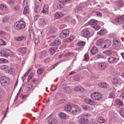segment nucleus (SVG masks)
<instances>
[{
  "label": "nucleus",
  "mask_w": 124,
  "mask_h": 124,
  "mask_svg": "<svg viewBox=\"0 0 124 124\" xmlns=\"http://www.w3.org/2000/svg\"><path fill=\"white\" fill-rule=\"evenodd\" d=\"M116 104H118L119 106H122L123 105V102L121 100L116 99Z\"/></svg>",
  "instance_id": "nucleus-39"
},
{
  "label": "nucleus",
  "mask_w": 124,
  "mask_h": 124,
  "mask_svg": "<svg viewBox=\"0 0 124 124\" xmlns=\"http://www.w3.org/2000/svg\"><path fill=\"white\" fill-rule=\"evenodd\" d=\"M33 85L31 84H29L26 86V89L28 90H30L32 87Z\"/></svg>",
  "instance_id": "nucleus-52"
},
{
  "label": "nucleus",
  "mask_w": 124,
  "mask_h": 124,
  "mask_svg": "<svg viewBox=\"0 0 124 124\" xmlns=\"http://www.w3.org/2000/svg\"><path fill=\"white\" fill-rule=\"evenodd\" d=\"M81 109L78 105H74L72 107L71 113L72 114L76 115L79 113L81 111Z\"/></svg>",
  "instance_id": "nucleus-4"
},
{
  "label": "nucleus",
  "mask_w": 124,
  "mask_h": 124,
  "mask_svg": "<svg viewBox=\"0 0 124 124\" xmlns=\"http://www.w3.org/2000/svg\"><path fill=\"white\" fill-rule=\"evenodd\" d=\"M9 68L10 67L7 65H3L1 66V68L2 70L6 71L7 72Z\"/></svg>",
  "instance_id": "nucleus-24"
},
{
  "label": "nucleus",
  "mask_w": 124,
  "mask_h": 124,
  "mask_svg": "<svg viewBox=\"0 0 124 124\" xmlns=\"http://www.w3.org/2000/svg\"><path fill=\"white\" fill-rule=\"evenodd\" d=\"M115 22L118 24H121L124 23V18L122 16H119L114 19Z\"/></svg>",
  "instance_id": "nucleus-8"
},
{
  "label": "nucleus",
  "mask_w": 124,
  "mask_h": 124,
  "mask_svg": "<svg viewBox=\"0 0 124 124\" xmlns=\"http://www.w3.org/2000/svg\"><path fill=\"white\" fill-rule=\"evenodd\" d=\"M116 5L118 7H124V1L123 0H118L116 1Z\"/></svg>",
  "instance_id": "nucleus-13"
},
{
  "label": "nucleus",
  "mask_w": 124,
  "mask_h": 124,
  "mask_svg": "<svg viewBox=\"0 0 124 124\" xmlns=\"http://www.w3.org/2000/svg\"><path fill=\"white\" fill-rule=\"evenodd\" d=\"M48 7L47 5H44L43 8V9L42 10L41 12L42 13H47L48 11Z\"/></svg>",
  "instance_id": "nucleus-27"
},
{
  "label": "nucleus",
  "mask_w": 124,
  "mask_h": 124,
  "mask_svg": "<svg viewBox=\"0 0 124 124\" xmlns=\"http://www.w3.org/2000/svg\"><path fill=\"white\" fill-rule=\"evenodd\" d=\"M71 107L70 104H67L65 106L64 110L67 112L70 111L71 113Z\"/></svg>",
  "instance_id": "nucleus-22"
},
{
  "label": "nucleus",
  "mask_w": 124,
  "mask_h": 124,
  "mask_svg": "<svg viewBox=\"0 0 124 124\" xmlns=\"http://www.w3.org/2000/svg\"><path fill=\"white\" fill-rule=\"evenodd\" d=\"M48 122L49 124H56L57 123V120L56 119L52 118L48 120Z\"/></svg>",
  "instance_id": "nucleus-18"
},
{
  "label": "nucleus",
  "mask_w": 124,
  "mask_h": 124,
  "mask_svg": "<svg viewBox=\"0 0 124 124\" xmlns=\"http://www.w3.org/2000/svg\"><path fill=\"white\" fill-rule=\"evenodd\" d=\"M61 3H65L68 1L69 0H59Z\"/></svg>",
  "instance_id": "nucleus-59"
},
{
  "label": "nucleus",
  "mask_w": 124,
  "mask_h": 124,
  "mask_svg": "<svg viewBox=\"0 0 124 124\" xmlns=\"http://www.w3.org/2000/svg\"><path fill=\"white\" fill-rule=\"evenodd\" d=\"M64 92L69 94L70 93L72 92V90L69 86H66L64 88Z\"/></svg>",
  "instance_id": "nucleus-21"
},
{
  "label": "nucleus",
  "mask_w": 124,
  "mask_h": 124,
  "mask_svg": "<svg viewBox=\"0 0 124 124\" xmlns=\"http://www.w3.org/2000/svg\"><path fill=\"white\" fill-rule=\"evenodd\" d=\"M15 71V69L10 67V68L8 70L7 72L10 74H13L14 73Z\"/></svg>",
  "instance_id": "nucleus-34"
},
{
  "label": "nucleus",
  "mask_w": 124,
  "mask_h": 124,
  "mask_svg": "<svg viewBox=\"0 0 124 124\" xmlns=\"http://www.w3.org/2000/svg\"><path fill=\"white\" fill-rule=\"evenodd\" d=\"M69 33V31L68 29L65 30L60 34L59 37L61 39L65 38L68 36Z\"/></svg>",
  "instance_id": "nucleus-6"
},
{
  "label": "nucleus",
  "mask_w": 124,
  "mask_h": 124,
  "mask_svg": "<svg viewBox=\"0 0 124 124\" xmlns=\"http://www.w3.org/2000/svg\"><path fill=\"white\" fill-rule=\"evenodd\" d=\"M0 82L1 85L3 86L6 87L8 85L9 82V79L7 77H3L0 79Z\"/></svg>",
  "instance_id": "nucleus-2"
},
{
  "label": "nucleus",
  "mask_w": 124,
  "mask_h": 124,
  "mask_svg": "<svg viewBox=\"0 0 124 124\" xmlns=\"http://www.w3.org/2000/svg\"><path fill=\"white\" fill-rule=\"evenodd\" d=\"M81 107L85 111L87 110H91L92 109L91 107L85 105H81Z\"/></svg>",
  "instance_id": "nucleus-32"
},
{
  "label": "nucleus",
  "mask_w": 124,
  "mask_h": 124,
  "mask_svg": "<svg viewBox=\"0 0 124 124\" xmlns=\"http://www.w3.org/2000/svg\"><path fill=\"white\" fill-rule=\"evenodd\" d=\"M83 9V8L81 6H79L77 8V9L74 10V12H78L79 11L82 10Z\"/></svg>",
  "instance_id": "nucleus-50"
},
{
  "label": "nucleus",
  "mask_w": 124,
  "mask_h": 124,
  "mask_svg": "<svg viewBox=\"0 0 124 124\" xmlns=\"http://www.w3.org/2000/svg\"><path fill=\"white\" fill-rule=\"evenodd\" d=\"M89 116L86 114H83L81 115V116L83 118H80L78 120V122L80 124H87L88 122V119L86 118Z\"/></svg>",
  "instance_id": "nucleus-1"
},
{
  "label": "nucleus",
  "mask_w": 124,
  "mask_h": 124,
  "mask_svg": "<svg viewBox=\"0 0 124 124\" xmlns=\"http://www.w3.org/2000/svg\"><path fill=\"white\" fill-rule=\"evenodd\" d=\"M7 62V60L3 58H0V63H4Z\"/></svg>",
  "instance_id": "nucleus-49"
},
{
  "label": "nucleus",
  "mask_w": 124,
  "mask_h": 124,
  "mask_svg": "<svg viewBox=\"0 0 124 124\" xmlns=\"http://www.w3.org/2000/svg\"><path fill=\"white\" fill-rule=\"evenodd\" d=\"M59 117L62 119H64L66 118L67 116L64 113L61 112L58 114Z\"/></svg>",
  "instance_id": "nucleus-23"
},
{
  "label": "nucleus",
  "mask_w": 124,
  "mask_h": 124,
  "mask_svg": "<svg viewBox=\"0 0 124 124\" xmlns=\"http://www.w3.org/2000/svg\"><path fill=\"white\" fill-rule=\"evenodd\" d=\"M112 83L114 85L118 84L120 81V80L117 78H115L112 79Z\"/></svg>",
  "instance_id": "nucleus-26"
},
{
  "label": "nucleus",
  "mask_w": 124,
  "mask_h": 124,
  "mask_svg": "<svg viewBox=\"0 0 124 124\" xmlns=\"http://www.w3.org/2000/svg\"><path fill=\"white\" fill-rule=\"evenodd\" d=\"M8 20V18L7 17H6L5 18H3L2 21L3 23H6Z\"/></svg>",
  "instance_id": "nucleus-61"
},
{
  "label": "nucleus",
  "mask_w": 124,
  "mask_h": 124,
  "mask_svg": "<svg viewBox=\"0 0 124 124\" xmlns=\"http://www.w3.org/2000/svg\"><path fill=\"white\" fill-rule=\"evenodd\" d=\"M33 74L32 73H31L29 76L28 79L30 80L33 77Z\"/></svg>",
  "instance_id": "nucleus-60"
},
{
  "label": "nucleus",
  "mask_w": 124,
  "mask_h": 124,
  "mask_svg": "<svg viewBox=\"0 0 124 124\" xmlns=\"http://www.w3.org/2000/svg\"><path fill=\"white\" fill-rule=\"evenodd\" d=\"M20 8V6L19 5H17L14 6L13 8L15 11H16L19 9Z\"/></svg>",
  "instance_id": "nucleus-47"
},
{
  "label": "nucleus",
  "mask_w": 124,
  "mask_h": 124,
  "mask_svg": "<svg viewBox=\"0 0 124 124\" xmlns=\"http://www.w3.org/2000/svg\"><path fill=\"white\" fill-rule=\"evenodd\" d=\"M109 43L108 44V45H107L106 44H104V45L103 46H102V47L104 48H105L108 47H109Z\"/></svg>",
  "instance_id": "nucleus-62"
},
{
  "label": "nucleus",
  "mask_w": 124,
  "mask_h": 124,
  "mask_svg": "<svg viewBox=\"0 0 124 124\" xmlns=\"http://www.w3.org/2000/svg\"><path fill=\"white\" fill-rule=\"evenodd\" d=\"M39 24L40 26H42L45 24V22L44 19H41L39 21Z\"/></svg>",
  "instance_id": "nucleus-36"
},
{
  "label": "nucleus",
  "mask_w": 124,
  "mask_h": 124,
  "mask_svg": "<svg viewBox=\"0 0 124 124\" xmlns=\"http://www.w3.org/2000/svg\"><path fill=\"white\" fill-rule=\"evenodd\" d=\"M115 96L114 94V93H112L109 94V98H113L115 97Z\"/></svg>",
  "instance_id": "nucleus-56"
},
{
  "label": "nucleus",
  "mask_w": 124,
  "mask_h": 124,
  "mask_svg": "<svg viewBox=\"0 0 124 124\" xmlns=\"http://www.w3.org/2000/svg\"><path fill=\"white\" fill-rule=\"evenodd\" d=\"M63 16V15L61 12L58 11L55 13V17L57 19H59L62 17Z\"/></svg>",
  "instance_id": "nucleus-19"
},
{
  "label": "nucleus",
  "mask_w": 124,
  "mask_h": 124,
  "mask_svg": "<svg viewBox=\"0 0 124 124\" xmlns=\"http://www.w3.org/2000/svg\"><path fill=\"white\" fill-rule=\"evenodd\" d=\"M20 98H22L23 99H24L26 97V95L25 94H21L20 96Z\"/></svg>",
  "instance_id": "nucleus-57"
},
{
  "label": "nucleus",
  "mask_w": 124,
  "mask_h": 124,
  "mask_svg": "<svg viewBox=\"0 0 124 124\" xmlns=\"http://www.w3.org/2000/svg\"><path fill=\"white\" fill-rule=\"evenodd\" d=\"M107 32V31L105 29H104L101 30L100 31L98 32L97 34L99 35H103Z\"/></svg>",
  "instance_id": "nucleus-31"
},
{
  "label": "nucleus",
  "mask_w": 124,
  "mask_h": 124,
  "mask_svg": "<svg viewBox=\"0 0 124 124\" xmlns=\"http://www.w3.org/2000/svg\"><path fill=\"white\" fill-rule=\"evenodd\" d=\"M74 90L75 91L83 92L84 90V88L81 86H79L75 87L74 89Z\"/></svg>",
  "instance_id": "nucleus-20"
},
{
  "label": "nucleus",
  "mask_w": 124,
  "mask_h": 124,
  "mask_svg": "<svg viewBox=\"0 0 124 124\" xmlns=\"http://www.w3.org/2000/svg\"><path fill=\"white\" fill-rule=\"evenodd\" d=\"M30 69L29 70H28V71L26 72V73L24 74V77H25L26 76H27V75L29 74V73L30 72Z\"/></svg>",
  "instance_id": "nucleus-64"
},
{
  "label": "nucleus",
  "mask_w": 124,
  "mask_h": 124,
  "mask_svg": "<svg viewBox=\"0 0 124 124\" xmlns=\"http://www.w3.org/2000/svg\"><path fill=\"white\" fill-rule=\"evenodd\" d=\"M105 54L108 55H110L111 54V51L108 50L103 52Z\"/></svg>",
  "instance_id": "nucleus-44"
},
{
  "label": "nucleus",
  "mask_w": 124,
  "mask_h": 124,
  "mask_svg": "<svg viewBox=\"0 0 124 124\" xmlns=\"http://www.w3.org/2000/svg\"><path fill=\"white\" fill-rule=\"evenodd\" d=\"M107 63L105 62H102L98 64V67L101 69H105L107 65Z\"/></svg>",
  "instance_id": "nucleus-15"
},
{
  "label": "nucleus",
  "mask_w": 124,
  "mask_h": 124,
  "mask_svg": "<svg viewBox=\"0 0 124 124\" xmlns=\"http://www.w3.org/2000/svg\"><path fill=\"white\" fill-rule=\"evenodd\" d=\"M75 37L74 36L72 35L70 36L69 38L67 39L66 40L67 42H69L72 40Z\"/></svg>",
  "instance_id": "nucleus-37"
},
{
  "label": "nucleus",
  "mask_w": 124,
  "mask_h": 124,
  "mask_svg": "<svg viewBox=\"0 0 124 124\" xmlns=\"http://www.w3.org/2000/svg\"><path fill=\"white\" fill-rule=\"evenodd\" d=\"M80 76L78 75L74 76V79L75 81H78L79 80Z\"/></svg>",
  "instance_id": "nucleus-43"
},
{
  "label": "nucleus",
  "mask_w": 124,
  "mask_h": 124,
  "mask_svg": "<svg viewBox=\"0 0 124 124\" xmlns=\"http://www.w3.org/2000/svg\"><path fill=\"white\" fill-rule=\"evenodd\" d=\"M91 97L93 100L98 101L102 98L101 94L98 92H94L90 95Z\"/></svg>",
  "instance_id": "nucleus-5"
},
{
  "label": "nucleus",
  "mask_w": 124,
  "mask_h": 124,
  "mask_svg": "<svg viewBox=\"0 0 124 124\" xmlns=\"http://www.w3.org/2000/svg\"><path fill=\"white\" fill-rule=\"evenodd\" d=\"M40 10V8L38 6H37L36 7V8L34 9V10L35 12H38Z\"/></svg>",
  "instance_id": "nucleus-53"
},
{
  "label": "nucleus",
  "mask_w": 124,
  "mask_h": 124,
  "mask_svg": "<svg viewBox=\"0 0 124 124\" xmlns=\"http://www.w3.org/2000/svg\"><path fill=\"white\" fill-rule=\"evenodd\" d=\"M98 121L100 124L104 123L105 121L104 118L101 117H100L98 118Z\"/></svg>",
  "instance_id": "nucleus-33"
},
{
  "label": "nucleus",
  "mask_w": 124,
  "mask_h": 124,
  "mask_svg": "<svg viewBox=\"0 0 124 124\" xmlns=\"http://www.w3.org/2000/svg\"><path fill=\"white\" fill-rule=\"evenodd\" d=\"M24 38V37L22 36L21 37H18L16 38V39L17 41H20L23 39Z\"/></svg>",
  "instance_id": "nucleus-48"
},
{
  "label": "nucleus",
  "mask_w": 124,
  "mask_h": 124,
  "mask_svg": "<svg viewBox=\"0 0 124 124\" xmlns=\"http://www.w3.org/2000/svg\"><path fill=\"white\" fill-rule=\"evenodd\" d=\"M119 40L116 39H114L113 40V47L116 49L117 50L119 48Z\"/></svg>",
  "instance_id": "nucleus-9"
},
{
  "label": "nucleus",
  "mask_w": 124,
  "mask_h": 124,
  "mask_svg": "<svg viewBox=\"0 0 124 124\" xmlns=\"http://www.w3.org/2000/svg\"><path fill=\"white\" fill-rule=\"evenodd\" d=\"M74 53H68L64 55V57H69L70 56H72L73 55Z\"/></svg>",
  "instance_id": "nucleus-38"
},
{
  "label": "nucleus",
  "mask_w": 124,
  "mask_h": 124,
  "mask_svg": "<svg viewBox=\"0 0 124 124\" xmlns=\"http://www.w3.org/2000/svg\"><path fill=\"white\" fill-rule=\"evenodd\" d=\"M119 112L121 115L124 117V109L121 108Z\"/></svg>",
  "instance_id": "nucleus-41"
},
{
  "label": "nucleus",
  "mask_w": 124,
  "mask_h": 124,
  "mask_svg": "<svg viewBox=\"0 0 124 124\" xmlns=\"http://www.w3.org/2000/svg\"><path fill=\"white\" fill-rule=\"evenodd\" d=\"M91 53L93 54H95L98 52L97 48L95 46H93L91 50Z\"/></svg>",
  "instance_id": "nucleus-28"
},
{
  "label": "nucleus",
  "mask_w": 124,
  "mask_h": 124,
  "mask_svg": "<svg viewBox=\"0 0 124 124\" xmlns=\"http://www.w3.org/2000/svg\"><path fill=\"white\" fill-rule=\"evenodd\" d=\"M56 31V29L55 28H53L51 29L50 31V32L51 33H54Z\"/></svg>",
  "instance_id": "nucleus-58"
},
{
  "label": "nucleus",
  "mask_w": 124,
  "mask_h": 124,
  "mask_svg": "<svg viewBox=\"0 0 124 124\" xmlns=\"http://www.w3.org/2000/svg\"><path fill=\"white\" fill-rule=\"evenodd\" d=\"M84 101L86 103L91 105H94L96 103V102L95 101L92 100L89 98L85 99Z\"/></svg>",
  "instance_id": "nucleus-10"
},
{
  "label": "nucleus",
  "mask_w": 124,
  "mask_h": 124,
  "mask_svg": "<svg viewBox=\"0 0 124 124\" xmlns=\"http://www.w3.org/2000/svg\"><path fill=\"white\" fill-rule=\"evenodd\" d=\"M16 24L15 28L17 30H22L24 28L25 26V23L22 21H18Z\"/></svg>",
  "instance_id": "nucleus-3"
},
{
  "label": "nucleus",
  "mask_w": 124,
  "mask_h": 124,
  "mask_svg": "<svg viewBox=\"0 0 124 124\" xmlns=\"http://www.w3.org/2000/svg\"><path fill=\"white\" fill-rule=\"evenodd\" d=\"M5 42L3 39H0V45H5Z\"/></svg>",
  "instance_id": "nucleus-51"
},
{
  "label": "nucleus",
  "mask_w": 124,
  "mask_h": 124,
  "mask_svg": "<svg viewBox=\"0 0 124 124\" xmlns=\"http://www.w3.org/2000/svg\"><path fill=\"white\" fill-rule=\"evenodd\" d=\"M84 58L83 60L84 61H87L88 60L89 56L88 54H86L84 56Z\"/></svg>",
  "instance_id": "nucleus-45"
},
{
  "label": "nucleus",
  "mask_w": 124,
  "mask_h": 124,
  "mask_svg": "<svg viewBox=\"0 0 124 124\" xmlns=\"http://www.w3.org/2000/svg\"><path fill=\"white\" fill-rule=\"evenodd\" d=\"M88 23L89 25L92 26V27H93L95 24H97V23L96 21L92 19L88 22Z\"/></svg>",
  "instance_id": "nucleus-25"
},
{
  "label": "nucleus",
  "mask_w": 124,
  "mask_h": 124,
  "mask_svg": "<svg viewBox=\"0 0 124 124\" xmlns=\"http://www.w3.org/2000/svg\"><path fill=\"white\" fill-rule=\"evenodd\" d=\"M37 71L39 74H41L43 72V70L42 69L40 68L38 69Z\"/></svg>",
  "instance_id": "nucleus-54"
},
{
  "label": "nucleus",
  "mask_w": 124,
  "mask_h": 124,
  "mask_svg": "<svg viewBox=\"0 0 124 124\" xmlns=\"http://www.w3.org/2000/svg\"><path fill=\"white\" fill-rule=\"evenodd\" d=\"M85 44V42H84L79 41L77 43V45L79 46H81L84 45Z\"/></svg>",
  "instance_id": "nucleus-42"
},
{
  "label": "nucleus",
  "mask_w": 124,
  "mask_h": 124,
  "mask_svg": "<svg viewBox=\"0 0 124 124\" xmlns=\"http://www.w3.org/2000/svg\"><path fill=\"white\" fill-rule=\"evenodd\" d=\"M96 15L98 16H102V14L100 12L97 11L96 12Z\"/></svg>",
  "instance_id": "nucleus-63"
},
{
  "label": "nucleus",
  "mask_w": 124,
  "mask_h": 124,
  "mask_svg": "<svg viewBox=\"0 0 124 124\" xmlns=\"http://www.w3.org/2000/svg\"><path fill=\"white\" fill-rule=\"evenodd\" d=\"M81 35L85 37H89L90 36V32L88 29H83L81 32Z\"/></svg>",
  "instance_id": "nucleus-7"
},
{
  "label": "nucleus",
  "mask_w": 124,
  "mask_h": 124,
  "mask_svg": "<svg viewBox=\"0 0 124 124\" xmlns=\"http://www.w3.org/2000/svg\"><path fill=\"white\" fill-rule=\"evenodd\" d=\"M117 59H118L115 57L110 56L107 59V61L109 63L113 64L115 62H116Z\"/></svg>",
  "instance_id": "nucleus-12"
},
{
  "label": "nucleus",
  "mask_w": 124,
  "mask_h": 124,
  "mask_svg": "<svg viewBox=\"0 0 124 124\" xmlns=\"http://www.w3.org/2000/svg\"><path fill=\"white\" fill-rule=\"evenodd\" d=\"M105 44H106L108 45V44L109 43V46L111 45V41L109 40L108 39H107L104 42Z\"/></svg>",
  "instance_id": "nucleus-46"
},
{
  "label": "nucleus",
  "mask_w": 124,
  "mask_h": 124,
  "mask_svg": "<svg viewBox=\"0 0 124 124\" xmlns=\"http://www.w3.org/2000/svg\"><path fill=\"white\" fill-rule=\"evenodd\" d=\"M98 85L99 87L103 88H107L108 87V84L104 82L100 83L98 84Z\"/></svg>",
  "instance_id": "nucleus-14"
},
{
  "label": "nucleus",
  "mask_w": 124,
  "mask_h": 124,
  "mask_svg": "<svg viewBox=\"0 0 124 124\" xmlns=\"http://www.w3.org/2000/svg\"><path fill=\"white\" fill-rule=\"evenodd\" d=\"M61 43V41L58 39H56L51 43V45L52 46H56L59 45Z\"/></svg>",
  "instance_id": "nucleus-17"
},
{
  "label": "nucleus",
  "mask_w": 124,
  "mask_h": 124,
  "mask_svg": "<svg viewBox=\"0 0 124 124\" xmlns=\"http://www.w3.org/2000/svg\"><path fill=\"white\" fill-rule=\"evenodd\" d=\"M92 27L93 28L96 30H98L100 28V27L97 24H95Z\"/></svg>",
  "instance_id": "nucleus-55"
},
{
  "label": "nucleus",
  "mask_w": 124,
  "mask_h": 124,
  "mask_svg": "<svg viewBox=\"0 0 124 124\" xmlns=\"http://www.w3.org/2000/svg\"><path fill=\"white\" fill-rule=\"evenodd\" d=\"M29 8L28 6H26L23 12L24 14H26L29 13Z\"/></svg>",
  "instance_id": "nucleus-35"
},
{
  "label": "nucleus",
  "mask_w": 124,
  "mask_h": 124,
  "mask_svg": "<svg viewBox=\"0 0 124 124\" xmlns=\"http://www.w3.org/2000/svg\"><path fill=\"white\" fill-rule=\"evenodd\" d=\"M18 51L21 53L24 54L26 53V47H23L19 48L18 49Z\"/></svg>",
  "instance_id": "nucleus-29"
},
{
  "label": "nucleus",
  "mask_w": 124,
  "mask_h": 124,
  "mask_svg": "<svg viewBox=\"0 0 124 124\" xmlns=\"http://www.w3.org/2000/svg\"><path fill=\"white\" fill-rule=\"evenodd\" d=\"M11 53H12V52L9 50L1 51V56H2L6 57L9 56V54Z\"/></svg>",
  "instance_id": "nucleus-11"
},
{
  "label": "nucleus",
  "mask_w": 124,
  "mask_h": 124,
  "mask_svg": "<svg viewBox=\"0 0 124 124\" xmlns=\"http://www.w3.org/2000/svg\"><path fill=\"white\" fill-rule=\"evenodd\" d=\"M0 8L3 11L7 10L8 9V7L3 4H1L0 5Z\"/></svg>",
  "instance_id": "nucleus-30"
},
{
  "label": "nucleus",
  "mask_w": 124,
  "mask_h": 124,
  "mask_svg": "<svg viewBox=\"0 0 124 124\" xmlns=\"http://www.w3.org/2000/svg\"><path fill=\"white\" fill-rule=\"evenodd\" d=\"M57 48L58 47H51L49 49V53L51 55H53L54 53Z\"/></svg>",
  "instance_id": "nucleus-16"
},
{
  "label": "nucleus",
  "mask_w": 124,
  "mask_h": 124,
  "mask_svg": "<svg viewBox=\"0 0 124 124\" xmlns=\"http://www.w3.org/2000/svg\"><path fill=\"white\" fill-rule=\"evenodd\" d=\"M102 42V40L101 39H98L96 42V44L98 46H100L101 45V43Z\"/></svg>",
  "instance_id": "nucleus-40"
}]
</instances>
